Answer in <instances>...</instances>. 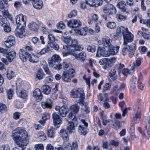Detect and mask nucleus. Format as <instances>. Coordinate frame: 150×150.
Instances as JSON below:
<instances>
[{
	"mask_svg": "<svg viewBox=\"0 0 150 150\" xmlns=\"http://www.w3.org/2000/svg\"><path fill=\"white\" fill-rule=\"evenodd\" d=\"M11 137L15 143L20 147L26 146L28 143L27 139V133L23 127H18L13 130Z\"/></svg>",
	"mask_w": 150,
	"mask_h": 150,
	"instance_id": "1",
	"label": "nucleus"
},
{
	"mask_svg": "<svg viewBox=\"0 0 150 150\" xmlns=\"http://www.w3.org/2000/svg\"><path fill=\"white\" fill-rule=\"evenodd\" d=\"M8 6V1H0V11H1L3 15V16H0V24L1 26L9 23L6 18H11V15L9 14L7 10Z\"/></svg>",
	"mask_w": 150,
	"mask_h": 150,
	"instance_id": "2",
	"label": "nucleus"
},
{
	"mask_svg": "<svg viewBox=\"0 0 150 150\" xmlns=\"http://www.w3.org/2000/svg\"><path fill=\"white\" fill-rule=\"evenodd\" d=\"M117 33L118 34H122L124 45H126L128 43L131 42L133 41L134 36L129 31L127 28L122 26L118 27L117 29Z\"/></svg>",
	"mask_w": 150,
	"mask_h": 150,
	"instance_id": "3",
	"label": "nucleus"
},
{
	"mask_svg": "<svg viewBox=\"0 0 150 150\" xmlns=\"http://www.w3.org/2000/svg\"><path fill=\"white\" fill-rule=\"evenodd\" d=\"M105 14L102 15L103 18L106 21L110 20L112 17L116 12V8L113 5L110 4H107L104 7L103 10Z\"/></svg>",
	"mask_w": 150,
	"mask_h": 150,
	"instance_id": "4",
	"label": "nucleus"
},
{
	"mask_svg": "<svg viewBox=\"0 0 150 150\" xmlns=\"http://www.w3.org/2000/svg\"><path fill=\"white\" fill-rule=\"evenodd\" d=\"M71 93L73 98H79V101L77 102V103L79 104L85 105L86 106V104H84L85 94L82 89L79 88L76 91L72 90Z\"/></svg>",
	"mask_w": 150,
	"mask_h": 150,
	"instance_id": "5",
	"label": "nucleus"
},
{
	"mask_svg": "<svg viewBox=\"0 0 150 150\" xmlns=\"http://www.w3.org/2000/svg\"><path fill=\"white\" fill-rule=\"evenodd\" d=\"M61 59L57 55H54L52 56L50 62L49 63V66L54 69L59 70L62 68V65L59 64Z\"/></svg>",
	"mask_w": 150,
	"mask_h": 150,
	"instance_id": "6",
	"label": "nucleus"
},
{
	"mask_svg": "<svg viewBox=\"0 0 150 150\" xmlns=\"http://www.w3.org/2000/svg\"><path fill=\"white\" fill-rule=\"evenodd\" d=\"M69 117L72 121L69 122L67 129L69 133L71 134L73 132L74 130L75 129V127L77 125L78 122L76 116L73 115L72 113H69Z\"/></svg>",
	"mask_w": 150,
	"mask_h": 150,
	"instance_id": "7",
	"label": "nucleus"
},
{
	"mask_svg": "<svg viewBox=\"0 0 150 150\" xmlns=\"http://www.w3.org/2000/svg\"><path fill=\"white\" fill-rule=\"evenodd\" d=\"M144 119L146 123V129L144 131H143L142 128H139V130L143 136L147 137V139H149V136L150 135V117H146L144 118Z\"/></svg>",
	"mask_w": 150,
	"mask_h": 150,
	"instance_id": "8",
	"label": "nucleus"
},
{
	"mask_svg": "<svg viewBox=\"0 0 150 150\" xmlns=\"http://www.w3.org/2000/svg\"><path fill=\"white\" fill-rule=\"evenodd\" d=\"M75 71L73 69H71L68 71H64L63 72L62 79L65 82H69L71 81V78L74 76Z\"/></svg>",
	"mask_w": 150,
	"mask_h": 150,
	"instance_id": "9",
	"label": "nucleus"
},
{
	"mask_svg": "<svg viewBox=\"0 0 150 150\" xmlns=\"http://www.w3.org/2000/svg\"><path fill=\"white\" fill-rule=\"evenodd\" d=\"M136 85L138 88L142 91H143L145 85L142 82L139 80L138 77L133 76L132 77V82L131 84V86L132 88L135 89L136 88Z\"/></svg>",
	"mask_w": 150,
	"mask_h": 150,
	"instance_id": "10",
	"label": "nucleus"
},
{
	"mask_svg": "<svg viewBox=\"0 0 150 150\" xmlns=\"http://www.w3.org/2000/svg\"><path fill=\"white\" fill-rule=\"evenodd\" d=\"M56 111H58V113L63 117H65L67 114L69 112V109L67 105H63L61 107L59 106H56L55 108Z\"/></svg>",
	"mask_w": 150,
	"mask_h": 150,
	"instance_id": "11",
	"label": "nucleus"
},
{
	"mask_svg": "<svg viewBox=\"0 0 150 150\" xmlns=\"http://www.w3.org/2000/svg\"><path fill=\"white\" fill-rule=\"evenodd\" d=\"M71 42L69 46H68L69 48L73 49V51H80L83 50V48L80 45H78V41L76 39H72Z\"/></svg>",
	"mask_w": 150,
	"mask_h": 150,
	"instance_id": "12",
	"label": "nucleus"
},
{
	"mask_svg": "<svg viewBox=\"0 0 150 150\" xmlns=\"http://www.w3.org/2000/svg\"><path fill=\"white\" fill-rule=\"evenodd\" d=\"M16 22L17 25L25 26L26 17L22 14L17 16L16 18Z\"/></svg>",
	"mask_w": 150,
	"mask_h": 150,
	"instance_id": "13",
	"label": "nucleus"
},
{
	"mask_svg": "<svg viewBox=\"0 0 150 150\" xmlns=\"http://www.w3.org/2000/svg\"><path fill=\"white\" fill-rule=\"evenodd\" d=\"M15 43V38L13 36H10L4 42L3 45L7 47L10 48L14 45Z\"/></svg>",
	"mask_w": 150,
	"mask_h": 150,
	"instance_id": "14",
	"label": "nucleus"
},
{
	"mask_svg": "<svg viewBox=\"0 0 150 150\" xmlns=\"http://www.w3.org/2000/svg\"><path fill=\"white\" fill-rule=\"evenodd\" d=\"M25 28L24 26L17 25L15 31V35L16 36L21 38H23L24 36V33L25 32Z\"/></svg>",
	"mask_w": 150,
	"mask_h": 150,
	"instance_id": "15",
	"label": "nucleus"
},
{
	"mask_svg": "<svg viewBox=\"0 0 150 150\" xmlns=\"http://www.w3.org/2000/svg\"><path fill=\"white\" fill-rule=\"evenodd\" d=\"M67 25L72 28H77L81 26L82 23L79 20L75 19L70 20L68 22Z\"/></svg>",
	"mask_w": 150,
	"mask_h": 150,
	"instance_id": "16",
	"label": "nucleus"
},
{
	"mask_svg": "<svg viewBox=\"0 0 150 150\" xmlns=\"http://www.w3.org/2000/svg\"><path fill=\"white\" fill-rule=\"evenodd\" d=\"M101 56L103 57H108V51H105V49L104 47H99L97 49L96 56L100 57Z\"/></svg>",
	"mask_w": 150,
	"mask_h": 150,
	"instance_id": "17",
	"label": "nucleus"
},
{
	"mask_svg": "<svg viewBox=\"0 0 150 150\" xmlns=\"http://www.w3.org/2000/svg\"><path fill=\"white\" fill-rule=\"evenodd\" d=\"M119 46L115 47L112 45H110V47L108 48L109 50L108 51V56L117 54L119 51Z\"/></svg>",
	"mask_w": 150,
	"mask_h": 150,
	"instance_id": "18",
	"label": "nucleus"
},
{
	"mask_svg": "<svg viewBox=\"0 0 150 150\" xmlns=\"http://www.w3.org/2000/svg\"><path fill=\"white\" fill-rule=\"evenodd\" d=\"M29 54H28L23 49L20 50L19 52V56L20 59L21 60L24 62H26L28 57V55Z\"/></svg>",
	"mask_w": 150,
	"mask_h": 150,
	"instance_id": "19",
	"label": "nucleus"
},
{
	"mask_svg": "<svg viewBox=\"0 0 150 150\" xmlns=\"http://www.w3.org/2000/svg\"><path fill=\"white\" fill-rule=\"evenodd\" d=\"M52 118L53 121V123L54 125H57L62 123V118H60L58 115L55 112H54L52 115Z\"/></svg>",
	"mask_w": 150,
	"mask_h": 150,
	"instance_id": "20",
	"label": "nucleus"
},
{
	"mask_svg": "<svg viewBox=\"0 0 150 150\" xmlns=\"http://www.w3.org/2000/svg\"><path fill=\"white\" fill-rule=\"evenodd\" d=\"M116 59L115 57H112L111 59L107 58V64L104 67V69H108L112 66L115 63V62Z\"/></svg>",
	"mask_w": 150,
	"mask_h": 150,
	"instance_id": "21",
	"label": "nucleus"
},
{
	"mask_svg": "<svg viewBox=\"0 0 150 150\" xmlns=\"http://www.w3.org/2000/svg\"><path fill=\"white\" fill-rule=\"evenodd\" d=\"M33 95L38 101H40L42 98V95L40 90L36 88L33 92Z\"/></svg>",
	"mask_w": 150,
	"mask_h": 150,
	"instance_id": "22",
	"label": "nucleus"
},
{
	"mask_svg": "<svg viewBox=\"0 0 150 150\" xmlns=\"http://www.w3.org/2000/svg\"><path fill=\"white\" fill-rule=\"evenodd\" d=\"M102 44L105 47H108V48L110 47V45H112L111 43L112 40L110 39V38L108 36H105L102 39Z\"/></svg>",
	"mask_w": 150,
	"mask_h": 150,
	"instance_id": "23",
	"label": "nucleus"
},
{
	"mask_svg": "<svg viewBox=\"0 0 150 150\" xmlns=\"http://www.w3.org/2000/svg\"><path fill=\"white\" fill-rule=\"evenodd\" d=\"M17 95L19 97L23 99H26L28 97V91L25 90L16 91Z\"/></svg>",
	"mask_w": 150,
	"mask_h": 150,
	"instance_id": "24",
	"label": "nucleus"
},
{
	"mask_svg": "<svg viewBox=\"0 0 150 150\" xmlns=\"http://www.w3.org/2000/svg\"><path fill=\"white\" fill-rule=\"evenodd\" d=\"M128 47L129 48V56L130 57H132L134 55L136 49V45L135 44L132 43L131 45H128Z\"/></svg>",
	"mask_w": 150,
	"mask_h": 150,
	"instance_id": "25",
	"label": "nucleus"
},
{
	"mask_svg": "<svg viewBox=\"0 0 150 150\" xmlns=\"http://www.w3.org/2000/svg\"><path fill=\"white\" fill-rule=\"evenodd\" d=\"M63 48L64 49L67 51V52H64L62 53V55L63 57H66L69 54H73L74 52L73 51V49L69 48L67 45H63Z\"/></svg>",
	"mask_w": 150,
	"mask_h": 150,
	"instance_id": "26",
	"label": "nucleus"
},
{
	"mask_svg": "<svg viewBox=\"0 0 150 150\" xmlns=\"http://www.w3.org/2000/svg\"><path fill=\"white\" fill-rule=\"evenodd\" d=\"M41 105L44 109L46 108L50 109L52 107V102L50 99L47 98L45 102L41 103Z\"/></svg>",
	"mask_w": 150,
	"mask_h": 150,
	"instance_id": "27",
	"label": "nucleus"
},
{
	"mask_svg": "<svg viewBox=\"0 0 150 150\" xmlns=\"http://www.w3.org/2000/svg\"><path fill=\"white\" fill-rule=\"evenodd\" d=\"M73 55L75 56L76 59L80 60L82 62H84L86 58V55L84 52H81L79 55L74 54Z\"/></svg>",
	"mask_w": 150,
	"mask_h": 150,
	"instance_id": "28",
	"label": "nucleus"
},
{
	"mask_svg": "<svg viewBox=\"0 0 150 150\" xmlns=\"http://www.w3.org/2000/svg\"><path fill=\"white\" fill-rule=\"evenodd\" d=\"M141 64V59L140 58H138L136 60V62H134L133 63V65L132 67V69H131L130 71L131 73H134L135 69H137V67H139Z\"/></svg>",
	"mask_w": 150,
	"mask_h": 150,
	"instance_id": "29",
	"label": "nucleus"
},
{
	"mask_svg": "<svg viewBox=\"0 0 150 150\" xmlns=\"http://www.w3.org/2000/svg\"><path fill=\"white\" fill-rule=\"evenodd\" d=\"M60 135L64 140L68 141L69 139L68 131L65 129H61L60 132Z\"/></svg>",
	"mask_w": 150,
	"mask_h": 150,
	"instance_id": "30",
	"label": "nucleus"
},
{
	"mask_svg": "<svg viewBox=\"0 0 150 150\" xmlns=\"http://www.w3.org/2000/svg\"><path fill=\"white\" fill-rule=\"evenodd\" d=\"M32 4L34 8L40 9H41L43 6L42 1H32Z\"/></svg>",
	"mask_w": 150,
	"mask_h": 150,
	"instance_id": "31",
	"label": "nucleus"
},
{
	"mask_svg": "<svg viewBox=\"0 0 150 150\" xmlns=\"http://www.w3.org/2000/svg\"><path fill=\"white\" fill-rule=\"evenodd\" d=\"M88 130L87 127H84L83 125H80L79 127L78 132L83 135H85L88 132Z\"/></svg>",
	"mask_w": 150,
	"mask_h": 150,
	"instance_id": "32",
	"label": "nucleus"
},
{
	"mask_svg": "<svg viewBox=\"0 0 150 150\" xmlns=\"http://www.w3.org/2000/svg\"><path fill=\"white\" fill-rule=\"evenodd\" d=\"M70 108L71 111L70 113H72L73 115L76 116V114H77L79 111V106L77 104H75L71 106Z\"/></svg>",
	"mask_w": 150,
	"mask_h": 150,
	"instance_id": "33",
	"label": "nucleus"
},
{
	"mask_svg": "<svg viewBox=\"0 0 150 150\" xmlns=\"http://www.w3.org/2000/svg\"><path fill=\"white\" fill-rule=\"evenodd\" d=\"M16 57V53L13 51H12L9 53H7L6 55V58L8 59V62H11Z\"/></svg>",
	"mask_w": 150,
	"mask_h": 150,
	"instance_id": "34",
	"label": "nucleus"
},
{
	"mask_svg": "<svg viewBox=\"0 0 150 150\" xmlns=\"http://www.w3.org/2000/svg\"><path fill=\"white\" fill-rule=\"evenodd\" d=\"M29 29L34 31H37L39 29L38 25L36 23L32 22L28 25Z\"/></svg>",
	"mask_w": 150,
	"mask_h": 150,
	"instance_id": "35",
	"label": "nucleus"
},
{
	"mask_svg": "<svg viewBox=\"0 0 150 150\" xmlns=\"http://www.w3.org/2000/svg\"><path fill=\"white\" fill-rule=\"evenodd\" d=\"M118 7L121 9L122 11L125 12L126 10V3L123 1L119 2L117 5Z\"/></svg>",
	"mask_w": 150,
	"mask_h": 150,
	"instance_id": "36",
	"label": "nucleus"
},
{
	"mask_svg": "<svg viewBox=\"0 0 150 150\" xmlns=\"http://www.w3.org/2000/svg\"><path fill=\"white\" fill-rule=\"evenodd\" d=\"M110 125L111 127L116 130L120 128V122L118 121H112L110 122Z\"/></svg>",
	"mask_w": 150,
	"mask_h": 150,
	"instance_id": "37",
	"label": "nucleus"
},
{
	"mask_svg": "<svg viewBox=\"0 0 150 150\" xmlns=\"http://www.w3.org/2000/svg\"><path fill=\"white\" fill-rule=\"evenodd\" d=\"M41 90L45 94L47 95L49 94L51 91L50 87L47 85L43 86L41 88Z\"/></svg>",
	"mask_w": 150,
	"mask_h": 150,
	"instance_id": "38",
	"label": "nucleus"
},
{
	"mask_svg": "<svg viewBox=\"0 0 150 150\" xmlns=\"http://www.w3.org/2000/svg\"><path fill=\"white\" fill-rule=\"evenodd\" d=\"M50 117V115L47 113H45L43 114L42 117V120H40L39 121V122L42 125H44L45 123V121L47 119H48Z\"/></svg>",
	"mask_w": 150,
	"mask_h": 150,
	"instance_id": "39",
	"label": "nucleus"
},
{
	"mask_svg": "<svg viewBox=\"0 0 150 150\" xmlns=\"http://www.w3.org/2000/svg\"><path fill=\"white\" fill-rule=\"evenodd\" d=\"M28 58L29 61L31 62L37 63L38 62L39 60L38 57L34 54L31 55L29 54L28 55Z\"/></svg>",
	"mask_w": 150,
	"mask_h": 150,
	"instance_id": "40",
	"label": "nucleus"
},
{
	"mask_svg": "<svg viewBox=\"0 0 150 150\" xmlns=\"http://www.w3.org/2000/svg\"><path fill=\"white\" fill-rule=\"evenodd\" d=\"M76 33L79 34L81 35H86L87 32V28H81L80 30H75Z\"/></svg>",
	"mask_w": 150,
	"mask_h": 150,
	"instance_id": "41",
	"label": "nucleus"
},
{
	"mask_svg": "<svg viewBox=\"0 0 150 150\" xmlns=\"http://www.w3.org/2000/svg\"><path fill=\"white\" fill-rule=\"evenodd\" d=\"M95 1H86V3L91 6L97 7L101 5L102 4L103 1H101V2H99L98 4L96 3Z\"/></svg>",
	"mask_w": 150,
	"mask_h": 150,
	"instance_id": "42",
	"label": "nucleus"
},
{
	"mask_svg": "<svg viewBox=\"0 0 150 150\" xmlns=\"http://www.w3.org/2000/svg\"><path fill=\"white\" fill-rule=\"evenodd\" d=\"M55 128L52 127H51L50 129L48 130V136L50 138H53L55 135Z\"/></svg>",
	"mask_w": 150,
	"mask_h": 150,
	"instance_id": "43",
	"label": "nucleus"
},
{
	"mask_svg": "<svg viewBox=\"0 0 150 150\" xmlns=\"http://www.w3.org/2000/svg\"><path fill=\"white\" fill-rule=\"evenodd\" d=\"M62 39L64 42L68 45V46H69L72 40L71 39V37L70 36H68L66 37L63 36L62 37Z\"/></svg>",
	"mask_w": 150,
	"mask_h": 150,
	"instance_id": "44",
	"label": "nucleus"
},
{
	"mask_svg": "<svg viewBox=\"0 0 150 150\" xmlns=\"http://www.w3.org/2000/svg\"><path fill=\"white\" fill-rule=\"evenodd\" d=\"M44 76L43 71L41 69H39L37 71L36 74V77L38 79L41 80L42 79Z\"/></svg>",
	"mask_w": 150,
	"mask_h": 150,
	"instance_id": "45",
	"label": "nucleus"
},
{
	"mask_svg": "<svg viewBox=\"0 0 150 150\" xmlns=\"http://www.w3.org/2000/svg\"><path fill=\"white\" fill-rule=\"evenodd\" d=\"M141 117L140 113L139 112L137 111L135 115V117L133 118V120L135 123L139 122Z\"/></svg>",
	"mask_w": 150,
	"mask_h": 150,
	"instance_id": "46",
	"label": "nucleus"
},
{
	"mask_svg": "<svg viewBox=\"0 0 150 150\" xmlns=\"http://www.w3.org/2000/svg\"><path fill=\"white\" fill-rule=\"evenodd\" d=\"M14 75L15 74L13 71L9 70L7 73L6 77L8 79L11 80L14 77Z\"/></svg>",
	"mask_w": 150,
	"mask_h": 150,
	"instance_id": "47",
	"label": "nucleus"
},
{
	"mask_svg": "<svg viewBox=\"0 0 150 150\" xmlns=\"http://www.w3.org/2000/svg\"><path fill=\"white\" fill-rule=\"evenodd\" d=\"M138 18L140 20V23H142V15L140 14H138L135 16L132 20V22L133 23H135L137 21V18Z\"/></svg>",
	"mask_w": 150,
	"mask_h": 150,
	"instance_id": "48",
	"label": "nucleus"
},
{
	"mask_svg": "<svg viewBox=\"0 0 150 150\" xmlns=\"http://www.w3.org/2000/svg\"><path fill=\"white\" fill-rule=\"evenodd\" d=\"M49 45L50 47L56 50H58L59 49V47L58 44L56 43L55 41L49 44Z\"/></svg>",
	"mask_w": 150,
	"mask_h": 150,
	"instance_id": "49",
	"label": "nucleus"
},
{
	"mask_svg": "<svg viewBox=\"0 0 150 150\" xmlns=\"http://www.w3.org/2000/svg\"><path fill=\"white\" fill-rule=\"evenodd\" d=\"M48 44H50V43L53 42L56 40L55 39V38L54 35L52 34H49L48 35Z\"/></svg>",
	"mask_w": 150,
	"mask_h": 150,
	"instance_id": "50",
	"label": "nucleus"
},
{
	"mask_svg": "<svg viewBox=\"0 0 150 150\" xmlns=\"http://www.w3.org/2000/svg\"><path fill=\"white\" fill-rule=\"evenodd\" d=\"M50 50V47L48 46L46 48H44L42 49L40 52L37 53L38 55H42L45 54L46 52H48Z\"/></svg>",
	"mask_w": 150,
	"mask_h": 150,
	"instance_id": "51",
	"label": "nucleus"
},
{
	"mask_svg": "<svg viewBox=\"0 0 150 150\" xmlns=\"http://www.w3.org/2000/svg\"><path fill=\"white\" fill-rule=\"evenodd\" d=\"M87 50L89 52H93L96 51V47L93 45H88L87 47Z\"/></svg>",
	"mask_w": 150,
	"mask_h": 150,
	"instance_id": "52",
	"label": "nucleus"
},
{
	"mask_svg": "<svg viewBox=\"0 0 150 150\" xmlns=\"http://www.w3.org/2000/svg\"><path fill=\"white\" fill-rule=\"evenodd\" d=\"M107 26L110 29H113L116 27V24L114 22H110L107 23Z\"/></svg>",
	"mask_w": 150,
	"mask_h": 150,
	"instance_id": "53",
	"label": "nucleus"
},
{
	"mask_svg": "<svg viewBox=\"0 0 150 150\" xmlns=\"http://www.w3.org/2000/svg\"><path fill=\"white\" fill-rule=\"evenodd\" d=\"M2 27L4 28V31L8 33L11 31V28L9 23H7Z\"/></svg>",
	"mask_w": 150,
	"mask_h": 150,
	"instance_id": "54",
	"label": "nucleus"
},
{
	"mask_svg": "<svg viewBox=\"0 0 150 150\" xmlns=\"http://www.w3.org/2000/svg\"><path fill=\"white\" fill-rule=\"evenodd\" d=\"M6 92L8 99H11L13 94V91L12 89H10L7 90Z\"/></svg>",
	"mask_w": 150,
	"mask_h": 150,
	"instance_id": "55",
	"label": "nucleus"
},
{
	"mask_svg": "<svg viewBox=\"0 0 150 150\" xmlns=\"http://www.w3.org/2000/svg\"><path fill=\"white\" fill-rule=\"evenodd\" d=\"M43 67L44 70L47 74L48 75H50L51 73L48 67L47 64L46 63H45V64H44Z\"/></svg>",
	"mask_w": 150,
	"mask_h": 150,
	"instance_id": "56",
	"label": "nucleus"
},
{
	"mask_svg": "<svg viewBox=\"0 0 150 150\" xmlns=\"http://www.w3.org/2000/svg\"><path fill=\"white\" fill-rule=\"evenodd\" d=\"M43 67L44 70L47 74L48 75H50L51 73L48 67L47 64L46 63H45V64H44Z\"/></svg>",
	"mask_w": 150,
	"mask_h": 150,
	"instance_id": "57",
	"label": "nucleus"
},
{
	"mask_svg": "<svg viewBox=\"0 0 150 150\" xmlns=\"http://www.w3.org/2000/svg\"><path fill=\"white\" fill-rule=\"evenodd\" d=\"M116 17L119 21H124L127 18V17L126 16L118 14H117Z\"/></svg>",
	"mask_w": 150,
	"mask_h": 150,
	"instance_id": "58",
	"label": "nucleus"
},
{
	"mask_svg": "<svg viewBox=\"0 0 150 150\" xmlns=\"http://www.w3.org/2000/svg\"><path fill=\"white\" fill-rule=\"evenodd\" d=\"M59 97L60 98L62 99V103L64 104V105H67V98L62 95H60Z\"/></svg>",
	"mask_w": 150,
	"mask_h": 150,
	"instance_id": "59",
	"label": "nucleus"
},
{
	"mask_svg": "<svg viewBox=\"0 0 150 150\" xmlns=\"http://www.w3.org/2000/svg\"><path fill=\"white\" fill-rule=\"evenodd\" d=\"M38 134H39L38 137L40 138V139L43 141H45L46 139V137L43 132H41L38 133Z\"/></svg>",
	"mask_w": 150,
	"mask_h": 150,
	"instance_id": "60",
	"label": "nucleus"
},
{
	"mask_svg": "<svg viewBox=\"0 0 150 150\" xmlns=\"http://www.w3.org/2000/svg\"><path fill=\"white\" fill-rule=\"evenodd\" d=\"M77 14V11L75 10H74L68 15V17L69 18L74 17L76 16Z\"/></svg>",
	"mask_w": 150,
	"mask_h": 150,
	"instance_id": "61",
	"label": "nucleus"
},
{
	"mask_svg": "<svg viewBox=\"0 0 150 150\" xmlns=\"http://www.w3.org/2000/svg\"><path fill=\"white\" fill-rule=\"evenodd\" d=\"M57 28L59 29H62L65 28V25L64 23L60 22L57 24Z\"/></svg>",
	"mask_w": 150,
	"mask_h": 150,
	"instance_id": "62",
	"label": "nucleus"
},
{
	"mask_svg": "<svg viewBox=\"0 0 150 150\" xmlns=\"http://www.w3.org/2000/svg\"><path fill=\"white\" fill-rule=\"evenodd\" d=\"M35 150H43V145L42 144H36L35 146Z\"/></svg>",
	"mask_w": 150,
	"mask_h": 150,
	"instance_id": "63",
	"label": "nucleus"
},
{
	"mask_svg": "<svg viewBox=\"0 0 150 150\" xmlns=\"http://www.w3.org/2000/svg\"><path fill=\"white\" fill-rule=\"evenodd\" d=\"M21 115V113L18 112H16L13 114V118L15 120H17L19 119L20 116Z\"/></svg>",
	"mask_w": 150,
	"mask_h": 150,
	"instance_id": "64",
	"label": "nucleus"
}]
</instances>
